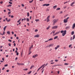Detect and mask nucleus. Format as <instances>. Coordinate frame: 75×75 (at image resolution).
I'll list each match as a JSON object with an SVG mask.
<instances>
[{
	"label": "nucleus",
	"instance_id": "obj_1",
	"mask_svg": "<svg viewBox=\"0 0 75 75\" xmlns=\"http://www.w3.org/2000/svg\"><path fill=\"white\" fill-rule=\"evenodd\" d=\"M60 33H62V36H64L66 34L67 31L66 30H64V31L63 30H61Z\"/></svg>",
	"mask_w": 75,
	"mask_h": 75
},
{
	"label": "nucleus",
	"instance_id": "obj_2",
	"mask_svg": "<svg viewBox=\"0 0 75 75\" xmlns=\"http://www.w3.org/2000/svg\"><path fill=\"white\" fill-rule=\"evenodd\" d=\"M58 21V19H54L53 20V25H55V23H56Z\"/></svg>",
	"mask_w": 75,
	"mask_h": 75
},
{
	"label": "nucleus",
	"instance_id": "obj_3",
	"mask_svg": "<svg viewBox=\"0 0 75 75\" xmlns=\"http://www.w3.org/2000/svg\"><path fill=\"white\" fill-rule=\"evenodd\" d=\"M69 17H67L66 18V19H64V23H67L68 22V19L69 18Z\"/></svg>",
	"mask_w": 75,
	"mask_h": 75
},
{
	"label": "nucleus",
	"instance_id": "obj_4",
	"mask_svg": "<svg viewBox=\"0 0 75 75\" xmlns=\"http://www.w3.org/2000/svg\"><path fill=\"white\" fill-rule=\"evenodd\" d=\"M58 26L57 25H56V26H53V27H52V29H57L58 28Z\"/></svg>",
	"mask_w": 75,
	"mask_h": 75
},
{
	"label": "nucleus",
	"instance_id": "obj_5",
	"mask_svg": "<svg viewBox=\"0 0 75 75\" xmlns=\"http://www.w3.org/2000/svg\"><path fill=\"white\" fill-rule=\"evenodd\" d=\"M50 16H48V17H47V22H49L50 21Z\"/></svg>",
	"mask_w": 75,
	"mask_h": 75
},
{
	"label": "nucleus",
	"instance_id": "obj_6",
	"mask_svg": "<svg viewBox=\"0 0 75 75\" xmlns=\"http://www.w3.org/2000/svg\"><path fill=\"white\" fill-rule=\"evenodd\" d=\"M59 47V45H58L57 46V47H55V48H54V49H55V50H57V49Z\"/></svg>",
	"mask_w": 75,
	"mask_h": 75
},
{
	"label": "nucleus",
	"instance_id": "obj_7",
	"mask_svg": "<svg viewBox=\"0 0 75 75\" xmlns=\"http://www.w3.org/2000/svg\"><path fill=\"white\" fill-rule=\"evenodd\" d=\"M59 33H60V32H57L56 33H55V34H53V36H54V35H57V34H59Z\"/></svg>",
	"mask_w": 75,
	"mask_h": 75
},
{
	"label": "nucleus",
	"instance_id": "obj_8",
	"mask_svg": "<svg viewBox=\"0 0 75 75\" xmlns=\"http://www.w3.org/2000/svg\"><path fill=\"white\" fill-rule=\"evenodd\" d=\"M50 5V4H45L43 5V6H49Z\"/></svg>",
	"mask_w": 75,
	"mask_h": 75
},
{
	"label": "nucleus",
	"instance_id": "obj_9",
	"mask_svg": "<svg viewBox=\"0 0 75 75\" xmlns=\"http://www.w3.org/2000/svg\"><path fill=\"white\" fill-rule=\"evenodd\" d=\"M38 56V54H36V55H33V58H36V57H37Z\"/></svg>",
	"mask_w": 75,
	"mask_h": 75
},
{
	"label": "nucleus",
	"instance_id": "obj_10",
	"mask_svg": "<svg viewBox=\"0 0 75 75\" xmlns=\"http://www.w3.org/2000/svg\"><path fill=\"white\" fill-rule=\"evenodd\" d=\"M39 36H40L39 35H35L34 36V37L35 38L36 37L38 38V37H39Z\"/></svg>",
	"mask_w": 75,
	"mask_h": 75
},
{
	"label": "nucleus",
	"instance_id": "obj_11",
	"mask_svg": "<svg viewBox=\"0 0 75 75\" xmlns=\"http://www.w3.org/2000/svg\"><path fill=\"white\" fill-rule=\"evenodd\" d=\"M75 28V23H74L72 25V29H74Z\"/></svg>",
	"mask_w": 75,
	"mask_h": 75
},
{
	"label": "nucleus",
	"instance_id": "obj_12",
	"mask_svg": "<svg viewBox=\"0 0 75 75\" xmlns=\"http://www.w3.org/2000/svg\"><path fill=\"white\" fill-rule=\"evenodd\" d=\"M75 3V2H73L71 3V4H70V6H73V5Z\"/></svg>",
	"mask_w": 75,
	"mask_h": 75
},
{
	"label": "nucleus",
	"instance_id": "obj_13",
	"mask_svg": "<svg viewBox=\"0 0 75 75\" xmlns=\"http://www.w3.org/2000/svg\"><path fill=\"white\" fill-rule=\"evenodd\" d=\"M35 66L34 65H32L30 69H32L33 68H34Z\"/></svg>",
	"mask_w": 75,
	"mask_h": 75
},
{
	"label": "nucleus",
	"instance_id": "obj_14",
	"mask_svg": "<svg viewBox=\"0 0 75 75\" xmlns=\"http://www.w3.org/2000/svg\"><path fill=\"white\" fill-rule=\"evenodd\" d=\"M53 40V38H50V39L48 40V41H52Z\"/></svg>",
	"mask_w": 75,
	"mask_h": 75
},
{
	"label": "nucleus",
	"instance_id": "obj_15",
	"mask_svg": "<svg viewBox=\"0 0 75 75\" xmlns=\"http://www.w3.org/2000/svg\"><path fill=\"white\" fill-rule=\"evenodd\" d=\"M58 38V36H56L54 38V40H55Z\"/></svg>",
	"mask_w": 75,
	"mask_h": 75
},
{
	"label": "nucleus",
	"instance_id": "obj_16",
	"mask_svg": "<svg viewBox=\"0 0 75 75\" xmlns=\"http://www.w3.org/2000/svg\"><path fill=\"white\" fill-rule=\"evenodd\" d=\"M57 7V6L56 5V6H53V8H53V9H55Z\"/></svg>",
	"mask_w": 75,
	"mask_h": 75
},
{
	"label": "nucleus",
	"instance_id": "obj_17",
	"mask_svg": "<svg viewBox=\"0 0 75 75\" xmlns=\"http://www.w3.org/2000/svg\"><path fill=\"white\" fill-rule=\"evenodd\" d=\"M69 28H70V26H68L66 27V29H69Z\"/></svg>",
	"mask_w": 75,
	"mask_h": 75
},
{
	"label": "nucleus",
	"instance_id": "obj_18",
	"mask_svg": "<svg viewBox=\"0 0 75 75\" xmlns=\"http://www.w3.org/2000/svg\"><path fill=\"white\" fill-rule=\"evenodd\" d=\"M6 27H7V26H5V27L4 28V31H5V30H6Z\"/></svg>",
	"mask_w": 75,
	"mask_h": 75
},
{
	"label": "nucleus",
	"instance_id": "obj_19",
	"mask_svg": "<svg viewBox=\"0 0 75 75\" xmlns=\"http://www.w3.org/2000/svg\"><path fill=\"white\" fill-rule=\"evenodd\" d=\"M28 70V69L27 68L24 69H23L24 71H27Z\"/></svg>",
	"mask_w": 75,
	"mask_h": 75
},
{
	"label": "nucleus",
	"instance_id": "obj_20",
	"mask_svg": "<svg viewBox=\"0 0 75 75\" xmlns=\"http://www.w3.org/2000/svg\"><path fill=\"white\" fill-rule=\"evenodd\" d=\"M31 72H32V71H30L28 72V74H30L31 73Z\"/></svg>",
	"mask_w": 75,
	"mask_h": 75
},
{
	"label": "nucleus",
	"instance_id": "obj_21",
	"mask_svg": "<svg viewBox=\"0 0 75 75\" xmlns=\"http://www.w3.org/2000/svg\"><path fill=\"white\" fill-rule=\"evenodd\" d=\"M74 34V31H72L71 33V35H73Z\"/></svg>",
	"mask_w": 75,
	"mask_h": 75
},
{
	"label": "nucleus",
	"instance_id": "obj_22",
	"mask_svg": "<svg viewBox=\"0 0 75 75\" xmlns=\"http://www.w3.org/2000/svg\"><path fill=\"white\" fill-rule=\"evenodd\" d=\"M75 38V36L74 35L73 36V38H72V40H74V39Z\"/></svg>",
	"mask_w": 75,
	"mask_h": 75
},
{
	"label": "nucleus",
	"instance_id": "obj_23",
	"mask_svg": "<svg viewBox=\"0 0 75 75\" xmlns=\"http://www.w3.org/2000/svg\"><path fill=\"white\" fill-rule=\"evenodd\" d=\"M53 46V44H51L50 45H49V47H51Z\"/></svg>",
	"mask_w": 75,
	"mask_h": 75
},
{
	"label": "nucleus",
	"instance_id": "obj_24",
	"mask_svg": "<svg viewBox=\"0 0 75 75\" xmlns=\"http://www.w3.org/2000/svg\"><path fill=\"white\" fill-rule=\"evenodd\" d=\"M35 21H36V22H38V21H39L40 20L39 19H36Z\"/></svg>",
	"mask_w": 75,
	"mask_h": 75
},
{
	"label": "nucleus",
	"instance_id": "obj_25",
	"mask_svg": "<svg viewBox=\"0 0 75 75\" xmlns=\"http://www.w3.org/2000/svg\"><path fill=\"white\" fill-rule=\"evenodd\" d=\"M7 33L8 34H9V35H10V32L9 31H8L7 32Z\"/></svg>",
	"mask_w": 75,
	"mask_h": 75
},
{
	"label": "nucleus",
	"instance_id": "obj_26",
	"mask_svg": "<svg viewBox=\"0 0 75 75\" xmlns=\"http://www.w3.org/2000/svg\"><path fill=\"white\" fill-rule=\"evenodd\" d=\"M21 64L19 63H17V64L19 66H21Z\"/></svg>",
	"mask_w": 75,
	"mask_h": 75
},
{
	"label": "nucleus",
	"instance_id": "obj_27",
	"mask_svg": "<svg viewBox=\"0 0 75 75\" xmlns=\"http://www.w3.org/2000/svg\"><path fill=\"white\" fill-rule=\"evenodd\" d=\"M60 10V8H57V9H56V10Z\"/></svg>",
	"mask_w": 75,
	"mask_h": 75
},
{
	"label": "nucleus",
	"instance_id": "obj_28",
	"mask_svg": "<svg viewBox=\"0 0 75 75\" xmlns=\"http://www.w3.org/2000/svg\"><path fill=\"white\" fill-rule=\"evenodd\" d=\"M27 21L29 22V19L28 18H27L26 19Z\"/></svg>",
	"mask_w": 75,
	"mask_h": 75
},
{
	"label": "nucleus",
	"instance_id": "obj_29",
	"mask_svg": "<svg viewBox=\"0 0 75 75\" xmlns=\"http://www.w3.org/2000/svg\"><path fill=\"white\" fill-rule=\"evenodd\" d=\"M21 19H20L19 21H17V23H19V22H20V21L21 20Z\"/></svg>",
	"mask_w": 75,
	"mask_h": 75
},
{
	"label": "nucleus",
	"instance_id": "obj_30",
	"mask_svg": "<svg viewBox=\"0 0 75 75\" xmlns=\"http://www.w3.org/2000/svg\"><path fill=\"white\" fill-rule=\"evenodd\" d=\"M50 28V26H48V27H47V28L46 29H47V30H48Z\"/></svg>",
	"mask_w": 75,
	"mask_h": 75
},
{
	"label": "nucleus",
	"instance_id": "obj_31",
	"mask_svg": "<svg viewBox=\"0 0 75 75\" xmlns=\"http://www.w3.org/2000/svg\"><path fill=\"white\" fill-rule=\"evenodd\" d=\"M10 21H11V19H9L8 20H7V22H10Z\"/></svg>",
	"mask_w": 75,
	"mask_h": 75
},
{
	"label": "nucleus",
	"instance_id": "obj_32",
	"mask_svg": "<svg viewBox=\"0 0 75 75\" xmlns=\"http://www.w3.org/2000/svg\"><path fill=\"white\" fill-rule=\"evenodd\" d=\"M69 65V64L68 63H64V65Z\"/></svg>",
	"mask_w": 75,
	"mask_h": 75
},
{
	"label": "nucleus",
	"instance_id": "obj_33",
	"mask_svg": "<svg viewBox=\"0 0 75 75\" xmlns=\"http://www.w3.org/2000/svg\"><path fill=\"white\" fill-rule=\"evenodd\" d=\"M7 6L9 7H11L12 6V5H9L8 6Z\"/></svg>",
	"mask_w": 75,
	"mask_h": 75
},
{
	"label": "nucleus",
	"instance_id": "obj_34",
	"mask_svg": "<svg viewBox=\"0 0 75 75\" xmlns=\"http://www.w3.org/2000/svg\"><path fill=\"white\" fill-rule=\"evenodd\" d=\"M27 16L28 17H29V12H28L27 13Z\"/></svg>",
	"mask_w": 75,
	"mask_h": 75
},
{
	"label": "nucleus",
	"instance_id": "obj_35",
	"mask_svg": "<svg viewBox=\"0 0 75 75\" xmlns=\"http://www.w3.org/2000/svg\"><path fill=\"white\" fill-rule=\"evenodd\" d=\"M50 11V10L49 9H46V11Z\"/></svg>",
	"mask_w": 75,
	"mask_h": 75
},
{
	"label": "nucleus",
	"instance_id": "obj_36",
	"mask_svg": "<svg viewBox=\"0 0 75 75\" xmlns=\"http://www.w3.org/2000/svg\"><path fill=\"white\" fill-rule=\"evenodd\" d=\"M40 69H41L40 67L38 69V70L37 72H38L39 71V70Z\"/></svg>",
	"mask_w": 75,
	"mask_h": 75
},
{
	"label": "nucleus",
	"instance_id": "obj_37",
	"mask_svg": "<svg viewBox=\"0 0 75 75\" xmlns=\"http://www.w3.org/2000/svg\"><path fill=\"white\" fill-rule=\"evenodd\" d=\"M33 0H32L31 1H29V3H31L32 2H33Z\"/></svg>",
	"mask_w": 75,
	"mask_h": 75
},
{
	"label": "nucleus",
	"instance_id": "obj_38",
	"mask_svg": "<svg viewBox=\"0 0 75 75\" xmlns=\"http://www.w3.org/2000/svg\"><path fill=\"white\" fill-rule=\"evenodd\" d=\"M71 46H72V45H69V48H70Z\"/></svg>",
	"mask_w": 75,
	"mask_h": 75
},
{
	"label": "nucleus",
	"instance_id": "obj_39",
	"mask_svg": "<svg viewBox=\"0 0 75 75\" xmlns=\"http://www.w3.org/2000/svg\"><path fill=\"white\" fill-rule=\"evenodd\" d=\"M31 47H30L29 48V52H30L31 50Z\"/></svg>",
	"mask_w": 75,
	"mask_h": 75
},
{
	"label": "nucleus",
	"instance_id": "obj_40",
	"mask_svg": "<svg viewBox=\"0 0 75 75\" xmlns=\"http://www.w3.org/2000/svg\"><path fill=\"white\" fill-rule=\"evenodd\" d=\"M58 61V60L55 59V62H57Z\"/></svg>",
	"mask_w": 75,
	"mask_h": 75
},
{
	"label": "nucleus",
	"instance_id": "obj_41",
	"mask_svg": "<svg viewBox=\"0 0 75 75\" xmlns=\"http://www.w3.org/2000/svg\"><path fill=\"white\" fill-rule=\"evenodd\" d=\"M38 30L37 29H36L35 30V32H37V31H38Z\"/></svg>",
	"mask_w": 75,
	"mask_h": 75
},
{
	"label": "nucleus",
	"instance_id": "obj_42",
	"mask_svg": "<svg viewBox=\"0 0 75 75\" xmlns=\"http://www.w3.org/2000/svg\"><path fill=\"white\" fill-rule=\"evenodd\" d=\"M8 66V65L7 64H5V65H4V67H7Z\"/></svg>",
	"mask_w": 75,
	"mask_h": 75
},
{
	"label": "nucleus",
	"instance_id": "obj_43",
	"mask_svg": "<svg viewBox=\"0 0 75 75\" xmlns=\"http://www.w3.org/2000/svg\"><path fill=\"white\" fill-rule=\"evenodd\" d=\"M8 45L9 46H11V44L10 43H8Z\"/></svg>",
	"mask_w": 75,
	"mask_h": 75
},
{
	"label": "nucleus",
	"instance_id": "obj_44",
	"mask_svg": "<svg viewBox=\"0 0 75 75\" xmlns=\"http://www.w3.org/2000/svg\"><path fill=\"white\" fill-rule=\"evenodd\" d=\"M19 55V53H18V52H17V53H16V55H17V56H18V55Z\"/></svg>",
	"mask_w": 75,
	"mask_h": 75
},
{
	"label": "nucleus",
	"instance_id": "obj_45",
	"mask_svg": "<svg viewBox=\"0 0 75 75\" xmlns=\"http://www.w3.org/2000/svg\"><path fill=\"white\" fill-rule=\"evenodd\" d=\"M11 11H10L9 12H8V14H11Z\"/></svg>",
	"mask_w": 75,
	"mask_h": 75
},
{
	"label": "nucleus",
	"instance_id": "obj_46",
	"mask_svg": "<svg viewBox=\"0 0 75 75\" xmlns=\"http://www.w3.org/2000/svg\"><path fill=\"white\" fill-rule=\"evenodd\" d=\"M44 66V65H42V66L40 67V68H42Z\"/></svg>",
	"mask_w": 75,
	"mask_h": 75
},
{
	"label": "nucleus",
	"instance_id": "obj_47",
	"mask_svg": "<svg viewBox=\"0 0 75 75\" xmlns=\"http://www.w3.org/2000/svg\"><path fill=\"white\" fill-rule=\"evenodd\" d=\"M8 41H9L10 42H11V40H8Z\"/></svg>",
	"mask_w": 75,
	"mask_h": 75
},
{
	"label": "nucleus",
	"instance_id": "obj_48",
	"mask_svg": "<svg viewBox=\"0 0 75 75\" xmlns=\"http://www.w3.org/2000/svg\"><path fill=\"white\" fill-rule=\"evenodd\" d=\"M24 65V64H23V63L21 64V65Z\"/></svg>",
	"mask_w": 75,
	"mask_h": 75
},
{
	"label": "nucleus",
	"instance_id": "obj_49",
	"mask_svg": "<svg viewBox=\"0 0 75 75\" xmlns=\"http://www.w3.org/2000/svg\"><path fill=\"white\" fill-rule=\"evenodd\" d=\"M68 1H66V2H65L64 3V4H65L68 3Z\"/></svg>",
	"mask_w": 75,
	"mask_h": 75
},
{
	"label": "nucleus",
	"instance_id": "obj_50",
	"mask_svg": "<svg viewBox=\"0 0 75 75\" xmlns=\"http://www.w3.org/2000/svg\"><path fill=\"white\" fill-rule=\"evenodd\" d=\"M72 37H71L70 38V40H72Z\"/></svg>",
	"mask_w": 75,
	"mask_h": 75
},
{
	"label": "nucleus",
	"instance_id": "obj_51",
	"mask_svg": "<svg viewBox=\"0 0 75 75\" xmlns=\"http://www.w3.org/2000/svg\"><path fill=\"white\" fill-rule=\"evenodd\" d=\"M54 62H52L50 63L51 64H54Z\"/></svg>",
	"mask_w": 75,
	"mask_h": 75
},
{
	"label": "nucleus",
	"instance_id": "obj_52",
	"mask_svg": "<svg viewBox=\"0 0 75 75\" xmlns=\"http://www.w3.org/2000/svg\"><path fill=\"white\" fill-rule=\"evenodd\" d=\"M11 18H13L14 16H11Z\"/></svg>",
	"mask_w": 75,
	"mask_h": 75
},
{
	"label": "nucleus",
	"instance_id": "obj_53",
	"mask_svg": "<svg viewBox=\"0 0 75 75\" xmlns=\"http://www.w3.org/2000/svg\"><path fill=\"white\" fill-rule=\"evenodd\" d=\"M23 52H22L21 53V57L23 55Z\"/></svg>",
	"mask_w": 75,
	"mask_h": 75
},
{
	"label": "nucleus",
	"instance_id": "obj_54",
	"mask_svg": "<svg viewBox=\"0 0 75 75\" xmlns=\"http://www.w3.org/2000/svg\"><path fill=\"white\" fill-rule=\"evenodd\" d=\"M9 3L11 4H12V2H9Z\"/></svg>",
	"mask_w": 75,
	"mask_h": 75
},
{
	"label": "nucleus",
	"instance_id": "obj_55",
	"mask_svg": "<svg viewBox=\"0 0 75 75\" xmlns=\"http://www.w3.org/2000/svg\"><path fill=\"white\" fill-rule=\"evenodd\" d=\"M14 47H15L16 46V44L15 43H14Z\"/></svg>",
	"mask_w": 75,
	"mask_h": 75
},
{
	"label": "nucleus",
	"instance_id": "obj_56",
	"mask_svg": "<svg viewBox=\"0 0 75 75\" xmlns=\"http://www.w3.org/2000/svg\"><path fill=\"white\" fill-rule=\"evenodd\" d=\"M6 21H8L7 18H6Z\"/></svg>",
	"mask_w": 75,
	"mask_h": 75
},
{
	"label": "nucleus",
	"instance_id": "obj_57",
	"mask_svg": "<svg viewBox=\"0 0 75 75\" xmlns=\"http://www.w3.org/2000/svg\"><path fill=\"white\" fill-rule=\"evenodd\" d=\"M2 38H5V37L4 36H3Z\"/></svg>",
	"mask_w": 75,
	"mask_h": 75
},
{
	"label": "nucleus",
	"instance_id": "obj_58",
	"mask_svg": "<svg viewBox=\"0 0 75 75\" xmlns=\"http://www.w3.org/2000/svg\"><path fill=\"white\" fill-rule=\"evenodd\" d=\"M2 60H3V61H4V58H2Z\"/></svg>",
	"mask_w": 75,
	"mask_h": 75
},
{
	"label": "nucleus",
	"instance_id": "obj_59",
	"mask_svg": "<svg viewBox=\"0 0 75 75\" xmlns=\"http://www.w3.org/2000/svg\"><path fill=\"white\" fill-rule=\"evenodd\" d=\"M9 70H6V72H9Z\"/></svg>",
	"mask_w": 75,
	"mask_h": 75
},
{
	"label": "nucleus",
	"instance_id": "obj_60",
	"mask_svg": "<svg viewBox=\"0 0 75 75\" xmlns=\"http://www.w3.org/2000/svg\"><path fill=\"white\" fill-rule=\"evenodd\" d=\"M0 3L1 4H2L3 3V1H1V2H0Z\"/></svg>",
	"mask_w": 75,
	"mask_h": 75
},
{
	"label": "nucleus",
	"instance_id": "obj_61",
	"mask_svg": "<svg viewBox=\"0 0 75 75\" xmlns=\"http://www.w3.org/2000/svg\"><path fill=\"white\" fill-rule=\"evenodd\" d=\"M30 53L29 54H30L31 53V52L30 51Z\"/></svg>",
	"mask_w": 75,
	"mask_h": 75
},
{
	"label": "nucleus",
	"instance_id": "obj_62",
	"mask_svg": "<svg viewBox=\"0 0 75 75\" xmlns=\"http://www.w3.org/2000/svg\"><path fill=\"white\" fill-rule=\"evenodd\" d=\"M59 72L60 71H58V72H57V73H58V74H59Z\"/></svg>",
	"mask_w": 75,
	"mask_h": 75
},
{
	"label": "nucleus",
	"instance_id": "obj_63",
	"mask_svg": "<svg viewBox=\"0 0 75 75\" xmlns=\"http://www.w3.org/2000/svg\"><path fill=\"white\" fill-rule=\"evenodd\" d=\"M5 69V67H4V68L2 69V70H4V69Z\"/></svg>",
	"mask_w": 75,
	"mask_h": 75
},
{
	"label": "nucleus",
	"instance_id": "obj_64",
	"mask_svg": "<svg viewBox=\"0 0 75 75\" xmlns=\"http://www.w3.org/2000/svg\"><path fill=\"white\" fill-rule=\"evenodd\" d=\"M24 20H25H25H26V18H24Z\"/></svg>",
	"mask_w": 75,
	"mask_h": 75
}]
</instances>
